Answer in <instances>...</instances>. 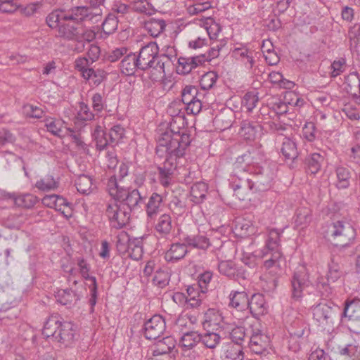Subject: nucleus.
<instances>
[{
	"label": "nucleus",
	"mask_w": 360,
	"mask_h": 360,
	"mask_svg": "<svg viewBox=\"0 0 360 360\" xmlns=\"http://www.w3.org/2000/svg\"><path fill=\"white\" fill-rule=\"evenodd\" d=\"M47 25L56 29L57 36L68 41H75L77 44L75 50L78 53L84 50L85 42H91L96 39V32L91 29L85 27L70 20H65L57 12L50 13L46 18Z\"/></svg>",
	"instance_id": "obj_1"
},
{
	"label": "nucleus",
	"mask_w": 360,
	"mask_h": 360,
	"mask_svg": "<svg viewBox=\"0 0 360 360\" xmlns=\"http://www.w3.org/2000/svg\"><path fill=\"white\" fill-rule=\"evenodd\" d=\"M158 146L165 147L168 154L167 158L162 164L164 169H168L174 173L177 168L178 158L183 157L188 146L191 143L190 135L184 129L175 131L172 129H167L162 132L158 139Z\"/></svg>",
	"instance_id": "obj_2"
},
{
	"label": "nucleus",
	"mask_w": 360,
	"mask_h": 360,
	"mask_svg": "<svg viewBox=\"0 0 360 360\" xmlns=\"http://www.w3.org/2000/svg\"><path fill=\"white\" fill-rule=\"evenodd\" d=\"M136 57L139 70L153 68L159 72L160 77L165 76V67L172 63V58L168 55H158V46L155 43H149L142 47Z\"/></svg>",
	"instance_id": "obj_3"
},
{
	"label": "nucleus",
	"mask_w": 360,
	"mask_h": 360,
	"mask_svg": "<svg viewBox=\"0 0 360 360\" xmlns=\"http://www.w3.org/2000/svg\"><path fill=\"white\" fill-rule=\"evenodd\" d=\"M272 179V174L267 168L258 167L252 173H243V180H238V183L236 179H233V188L235 192L240 188L265 190L270 186Z\"/></svg>",
	"instance_id": "obj_4"
},
{
	"label": "nucleus",
	"mask_w": 360,
	"mask_h": 360,
	"mask_svg": "<svg viewBox=\"0 0 360 360\" xmlns=\"http://www.w3.org/2000/svg\"><path fill=\"white\" fill-rule=\"evenodd\" d=\"M356 231L352 224L346 221H337L330 224L325 238L334 246L345 248L355 238Z\"/></svg>",
	"instance_id": "obj_5"
},
{
	"label": "nucleus",
	"mask_w": 360,
	"mask_h": 360,
	"mask_svg": "<svg viewBox=\"0 0 360 360\" xmlns=\"http://www.w3.org/2000/svg\"><path fill=\"white\" fill-rule=\"evenodd\" d=\"M264 155L259 149L252 148L238 156L234 163L233 178L243 180V173H252L259 167L263 161Z\"/></svg>",
	"instance_id": "obj_6"
},
{
	"label": "nucleus",
	"mask_w": 360,
	"mask_h": 360,
	"mask_svg": "<svg viewBox=\"0 0 360 360\" xmlns=\"http://www.w3.org/2000/svg\"><path fill=\"white\" fill-rule=\"evenodd\" d=\"M53 12H57L65 20H70L79 25H83L86 21L96 23L101 19L100 11H94L88 6H75L68 11H54Z\"/></svg>",
	"instance_id": "obj_7"
},
{
	"label": "nucleus",
	"mask_w": 360,
	"mask_h": 360,
	"mask_svg": "<svg viewBox=\"0 0 360 360\" xmlns=\"http://www.w3.org/2000/svg\"><path fill=\"white\" fill-rule=\"evenodd\" d=\"M105 214L110 226L116 229L123 228L130 219V212L121 204L118 205L115 201L107 205Z\"/></svg>",
	"instance_id": "obj_8"
},
{
	"label": "nucleus",
	"mask_w": 360,
	"mask_h": 360,
	"mask_svg": "<svg viewBox=\"0 0 360 360\" xmlns=\"http://www.w3.org/2000/svg\"><path fill=\"white\" fill-rule=\"evenodd\" d=\"M314 319L320 324L333 323L340 314V307L333 302H321L312 308Z\"/></svg>",
	"instance_id": "obj_9"
},
{
	"label": "nucleus",
	"mask_w": 360,
	"mask_h": 360,
	"mask_svg": "<svg viewBox=\"0 0 360 360\" xmlns=\"http://www.w3.org/2000/svg\"><path fill=\"white\" fill-rule=\"evenodd\" d=\"M308 271L304 266H300L291 279L292 294L291 297L295 301H300L303 296V290L309 285Z\"/></svg>",
	"instance_id": "obj_10"
},
{
	"label": "nucleus",
	"mask_w": 360,
	"mask_h": 360,
	"mask_svg": "<svg viewBox=\"0 0 360 360\" xmlns=\"http://www.w3.org/2000/svg\"><path fill=\"white\" fill-rule=\"evenodd\" d=\"M166 328L165 321L160 315H155L144 323V336L148 340H156Z\"/></svg>",
	"instance_id": "obj_11"
},
{
	"label": "nucleus",
	"mask_w": 360,
	"mask_h": 360,
	"mask_svg": "<svg viewBox=\"0 0 360 360\" xmlns=\"http://www.w3.org/2000/svg\"><path fill=\"white\" fill-rule=\"evenodd\" d=\"M117 200L124 207L125 205L127 206V211L129 212L140 209L143 203V198L138 189H124Z\"/></svg>",
	"instance_id": "obj_12"
},
{
	"label": "nucleus",
	"mask_w": 360,
	"mask_h": 360,
	"mask_svg": "<svg viewBox=\"0 0 360 360\" xmlns=\"http://www.w3.org/2000/svg\"><path fill=\"white\" fill-rule=\"evenodd\" d=\"M266 336L261 333L259 329L252 328L247 340V343L251 351L255 354H262L267 346Z\"/></svg>",
	"instance_id": "obj_13"
},
{
	"label": "nucleus",
	"mask_w": 360,
	"mask_h": 360,
	"mask_svg": "<svg viewBox=\"0 0 360 360\" xmlns=\"http://www.w3.org/2000/svg\"><path fill=\"white\" fill-rule=\"evenodd\" d=\"M163 202V197L157 193H153L149 197L146 205V212L148 223L153 222L158 214L161 212Z\"/></svg>",
	"instance_id": "obj_14"
},
{
	"label": "nucleus",
	"mask_w": 360,
	"mask_h": 360,
	"mask_svg": "<svg viewBox=\"0 0 360 360\" xmlns=\"http://www.w3.org/2000/svg\"><path fill=\"white\" fill-rule=\"evenodd\" d=\"M202 323L205 331H217L223 327V316L218 311L209 309L204 315V320Z\"/></svg>",
	"instance_id": "obj_15"
},
{
	"label": "nucleus",
	"mask_w": 360,
	"mask_h": 360,
	"mask_svg": "<svg viewBox=\"0 0 360 360\" xmlns=\"http://www.w3.org/2000/svg\"><path fill=\"white\" fill-rule=\"evenodd\" d=\"M247 309H249L252 316L257 319L266 314L267 307L264 296L260 293L252 295L251 298L248 299Z\"/></svg>",
	"instance_id": "obj_16"
},
{
	"label": "nucleus",
	"mask_w": 360,
	"mask_h": 360,
	"mask_svg": "<svg viewBox=\"0 0 360 360\" xmlns=\"http://www.w3.org/2000/svg\"><path fill=\"white\" fill-rule=\"evenodd\" d=\"M74 325L71 322H61L58 333L55 335V340L65 345L71 343L74 339Z\"/></svg>",
	"instance_id": "obj_17"
},
{
	"label": "nucleus",
	"mask_w": 360,
	"mask_h": 360,
	"mask_svg": "<svg viewBox=\"0 0 360 360\" xmlns=\"http://www.w3.org/2000/svg\"><path fill=\"white\" fill-rule=\"evenodd\" d=\"M120 69L121 72L125 75H133L137 70H139L136 54L127 52L120 63Z\"/></svg>",
	"instance_id": "obj_18"
},
{
	"label": "nucleus",
	"mask_w": 360,
	"mask_h": 360,
	"mask_svg": "<svg viewBox=\"0 0 360 360\" xmlns=\"http://www.w3.org/2000/svg\"><path fill=\"white\" fill-rule=\"evenodd\" d=\"M56 301L62 305L71 307L80 299L79 295L72 289H60L56 292Z\"/></svg>",
	"instance_id": "obj_19"
},
{
	"label": "nucleus",
	"mask_w": 360,
	"mask_h": 360,
	"mask_svg": "<svg viewBox=\"0 0 360 360\" xmlns=\"http://www.w3.org/2000/svg\"><path fill=\"white\" fill-rule=\"evenodd\" d=\"M340 316L341 319L344 321L347 319L349 321H356L360 320V303L359 302H346L345 304L344 310L340 311Z\"/></svg>",
	"instance_id": "obj_20"
},
{
	"label": "nucleus",
	"mask_w": 360,
	"mask_h": 360,
	"mask_svg": "<svg viewBox=\"0 0 360 360\" xmlns=\"http://www.w3.org/2000/svg\"><path fill=\"white\" fill-rule=\"evenodd\" d=\"M344 274L343 266L340 257H332L330 262L328 264V272L327 274V280L328 282L335 283Z\"/></svg>",
	"instance_id": "obj_21"
},
{
	"label": "nucleus",
	"mask_w": 360,
	"mask_h": 360,
	"mask_svg": "<svg viewBox=\"0 0 360 360\" xmlns=\"http://www.w3.org/2000/svg\"><path fill=\"white\" fill-rule=\"evenodd\" d=\"M261 128V124L256 122L246 120L241 122L239 133L245 140H254Z\"/></svg>",
	"instance_id": "obj_22"
},
{
	"label": "nucleus",
	"mask_w": 360,
	"mask_h": 360,
	"mask_svg": "<svg viewBox=\"0 0 360 360\" xmlns=\"http://www.w3.org/2000/svg\"><path fill=\"white\" fill-rule=\"evenodd\" d=\"M188 252L186 245L184 243H174L165 255L167 262H174L183 259Z\"/></svg>",
	"instance_id": "obj_23"
},
{
	"label": "nucleus",
	"mask_w": 360,
	"mask_h": 360,
	"mask_svg": "<svg viewBox=\"0 0 360 360\" xmlns=\"http://www.w3.org/2000/svg\"><path fill=\"white\" fill-rule=\"evenodd\" d=\"M218 269L220 274L230 278H235L236 276L245 278V271H241L232 261H221L218 264Z\"/></svg>",
	"instance_id": "obj_24"
},
{
	"label": "nucleus",
	"mask_w": 360,
	"mask_h": 360,
	"mask_svg": "<svg viewBox=\"0 0 360 360\" xmlns=\"http://www.w3.org/2000/svg\"><path fill=\"white\" fill-rule=\"evenodd\" d=\"M143 27L153 37H158L166 27V22L163 19L150 18L143 22Z\"/></svg>",
	"instance_id": "obj_25"
},
{
	"label": "nucleus",
	"mask_w": 360,
	"mask_h": 360,
	"mask_svg": "<svg viewBox=\"0 0 360 360\" xmlns=\"http://www.w3.org/2000/svg\"><path fill=\"white\" fill-rule=\"evenodd\" d=\"M248 299V295L245 291H231L229 294V306L243 311L247 309Z\"/></svg>",
	"instance_id": "obj_26"
},
{
	"label": "nucleus",
	"mask_w": 360,
	"mask_h": 360,
	"mask_svg": "<svg viewBox=\"0 0 360 360\" xmlns=\"http://www.w3.org/2000/svg\"><path fill=\"white\" fill-rule=\"evenodd\" d=\"M60 319L58 314H52L47 319L42 330V334L46 338L52 337L55 339V335L58 333L60 323H61Z\"/></svg>",
	"instance_id": "obj_27"
},
{
	"label": "nucleus",
	"mask_w": 360,
	"mask_h": 360,
	"mask_svg": "<svg viewBox=\"0 0 360 360\" xmlns=\"http://www.w3.org/2000/svg\"><path fill=\"white\" fill-rule=\"evenodd\" d=\"M201 334L197 331L185 333L181 338L180 343L184 352H186L201 342Z\"/></svg>",
	"instance_id": "obj_28"
},
{
	"label": "nucleus",
	"mask_w": 360,
	"mask_h": 360,
	"mask_svg": "<svg viewBox=\"0 0 360 360\" xmlns=\"http://www.w3.org/2000/svg\"><path fill=\"white\" fill-rule=\"evenodd\" d=\"M184 243L190 247L206 250L210 245V240L203 235H188L184 238Z\"/></svg>",
	"instance_id": "obj_29"
},
{
	"label": "nucleus",
	"mask_w": 360,
	"mask_h": 360,
	"mask_svg": "<svg viewBox=\"0 0 360 360\" xmlns=\"http://www.w3.org/2000/svg\"><path fill=\"white\" fill-rule=\"evenodd\" d=\"M208 186L207 184L199 181L194 184L191 188V200L195 204L203 202L207 193Z\"/></svg>",
	"instance_id": "obj_30"
},
{
	"label": "nucleus",
	"mask_w": 360,
	"mask_h": 360,
	"mask_svg": "<svg viewBox=\"0 0 360 360\" xmlns=\"http://www.w3.org/2000/svg\"><path fill=\"white\" fill-rule=\"evenodd\" d=\"M336 183L338 189H346L350 185L351 172L349 169L343 166H338L335 168Z\"/></svg>",
	"instance_id": "obj_31"
},
{
	"label": "nucleus",
	"mask_w": 360,
	"mask_h": 360,
	"mask_svg": "<svg viewBox=\"0 0 360 360\" xmlns=\"http://www.w3.org/2000/svg\"><path fill=\"white\" fill-rule=\"evenodd\" d=\"M172 229V217L168 214H163L158 219L155 224V230L161 236L169 235Z\"/></svg>",
	"instance_id": "obj_32"
},
{
	"label": "nucleus",
	"mask_w": 360,
	"mask_h": 360,
	"mask_svg": "<svg viewBox=\"0 0 360 360\" xmlns=\"http://www.w3.org/2000/svg\"><path fill=\"white\" fill-rule=\"evenodd\" d=\"M323 157L319 153H314L305 158L306 170L307 173L316 174L321 168Z\"/></svg>",
	"instance_id": "obj_33"
},
{
	"label": "nucleus",
	"mask_w": 360,
	"mask_h": 360,
	"mask_svg": "<svg viewBox=\"0 0 360 360\" xmlns=\"http://www.w3.org/2000/svg\"><path fill=\"white\" fill-rule=\"evenodd\" d=\"M281 150L285 159L290 160L292 162H294L298 156L296 143L292 139L288 137L283 138Z\"/></svg>",
	"instance_id": "obj_34"
},
{
	"label": "nucleus",
	"mask_w": 360,
	"mask_h": 360,
	"mask_svg": "<svg viewBox=\"0 0 360 360\" xmlns=\"http://www.w3.org/2000/svg\"><path fill=\"white\" fill-rule=\"evenodd\" d=\"M233 53L234 56L237 59L240 60L248 68L251 69L253 67L255 64L253 51H251L245 47H240L236 48L233 50Z\"/></svg>",
	"instance_id": "obj_35"
},
{
	"label": "nucleus",
	"mask_w": 360,
	"mask_h": 360,
	"mask_svg": "<svg viewBox=\"0 0 360 360\" xmlns=\"http://www.w3.org/2000/svg\"><path fill=\"white\" fill-rule=\"evenodd\" d=\"M201 342L208 349H215L221 342V338L217 331L210 330L201 334Z\"/></svg>",
	"instance_id": "obj_36"
},
{
	"label": "nucleus",
	"mask_w": 360,
	"mask_h": 360,
	"mask_svg": "<svg viewBox=\"0 0 360 360\" xmlns=\"http://www.w3.org/2000/svg\"><path fill=\"white\" fill-rule=\"evenodd\" d=\"M175 347V341L171 336H167L158 340L155 343L153 351L155 354H164L169 353Z\"/></svg>",
	"instance_id": "obj_37"
},
{
	"label": "nucleus",
	"mask_w": 360,
	"mask_h": 360,
	"mask_svg": "<svg viewBox=\"0 0 360 360\" xmlns=\"http://www.w3.org/2000/svg\"><path fill=\"white\" fill-rule=\"evenodd\" d=\"M59 182L52 175H46L37 181L35 187L41 191H50L58 187Z\"/></svg>",
	"instance_id": "obj_38"
},
{
	"label": "nucleus",
	"mask_w": 360,
	"mask_h": 360,
	"mask_svg": "<svg viewBox=\"0 0 360 360\" xmlns=\"http://www.w3.org/2000/svg\"><path fill=\"white\" fill-rule=\"evenodd\" d=\"M280 237L281 233L275 229L269 230L268 238L266 240L265 247L263 250H274V252L280 251Z\"/></svg>",
	"instance_id": "obj_39"
},
{
	"label": "nucleus",
	"mask_w": 360,
	"mask_h": 360,
	"mask_svg": "<svg viewBox=\"0 0 360 360\" xmlns=\"http://www.w3.org/2000/svg\"><path fill=\"white\" fill-rule=\"evenodd\" d=\"M311 221V210L307 207H301L297 210L295 225L297 228L307 227Z\"/></svg>",
	"instance_id": "obj_40"
},
{
	"label": "nucleus",
	"mask_w": 360,
	"mask_h": 360,
	"mask_svg": "<svg viewBox=\"0 0 360 360\" xmlns=\"http://www.w3.org/2000/svg\"><path fill=\"white\" fill-rule=\"evenodd\" d=\"M142 241L139 239L129 240L127 252L128 255L134 260H139L143 256Z\"/></svg>",
	"instance_id": "obj_41"
},
{
	"label": "nucleus",
	"mask_w": 360,
	"mask_h": 360,
	"mask_svg": "<svg viewBox=\"0 0 360 360\" xmlns=\"http://www.w3.org/2000/svg\"><path fill=\"white\" fill-rule=\"evenodd\" d=\"M281 257L282 254L281 252H274L273 254V259H264V267L266 271H269V274L274 276L278 273L281 270L280 259H281Z\"/></svg>",
	"instance_id": "obj_42"
},
{
	"label": "nucleus",
	"mask_w": 360,
	"mask_h": 360,
	"mask_svg": "<svg viewBox=\"0 0 360 360\" xmlns=\"http://www.w3.org/2000/svg\"><path fill=\"white\" fill-rule=\"evenodd\" d=\"M75 185L78 192L82 194L88 195L92 191V179L87 175L82 174L78 176Z\"/></svg>",
	"instance_id": "obj_43"
},
{
	"label": "nucleus",
	"mask_w": 360,
	"mask_h": 360,
	"mask_svg": "<svg viewBox=\"0 0 360 360\" xmlns=\"http://www.w3.org/2000/svg\"><path fill=\"white\" fill-rule=\"evenodd\" d=\"M249 333L243 327H236L230 333V338L236 343V346L241 347L243 342H247Z\"/></svg>",
	"instance_id": "obj_44"
},
{
	"label": "nucleus",
	"mask_w": 360,
	"mask_h": 360,
	"mask_svg": "<svg viewBox=\"0 0 360 360\" xmlns=\"http://www.w3.org/2000/svg\"><path fill=\"white\" fill-rule=\"evenodd\" d=\"M244 352L242 347L229 346L224 352L222 360H243Z\"/></svg>",
	"instance_id": "obj_45"
},
{
	"label": "nucleus",
	"mask_w": 360,
	"mask_h": 360,
	"mask_svg": "<svg viewBox=\"0 0 360 360\" xmlns=\"http://www.w3.org/2000/svg\"><path fill=\"white\" fill-rule=\"evenodd\" d=\"M306 328L307 326L304 321L300 319H296L290 323L288 331L291 337L302 338Z\"/></svg>",
	"instance_id": "obj_46"
},
{
	"label": "nucleus",
	"mask_w": 360,
	"mask_h": 360,
	"mask_svg": "<svg viewBox=\"0 0 360 360\" xmlns=\"http://www.w3.org/2000/svg\"><path fill=\"white\" fill-rule=\"evenodd\" d=\"M125 130L120 124L114 125L108 132H105L111 144H117L124 137Z\"/></svg>",
	"instance_id": "obj_47"
},
{
	"label": "nucleus",
	"mask_w": 360,
	"mask_h": 360,
	"mask_svg": "<svg viewBox=\"0 0 360 360\" xmlns=\"http://www.w3.org/2000/svg\"><path fill=\"white\" fill-rule=\"evenodd\" d=\"M118 26V20L114 14H108L102 23V30L106 34H112Z\"/></svg>",
	"instance_id": "obj_48"
},
{
	"label": "nucleus",
	"mask_w": 360,
	"mask_h": 360,
	"mask_svg": "<svg viewBox=\"0 0 360 360\" xmlns=\"http://www.w3.org/2000/svg\"><path fill=\"white\" fill-rule=\"evenodd\" d=\"M234 229L237 234L241 236L250 235L254 231V227L250 221L244 219L237 220Z\"/></svg>",
	"instance_id": "obj_49"
},
{
	"label": "nucleus",
	"mask_w": 360,
	"mask_h": 360,
	"mask_svg": "<svg viewBox=\"0 0 360 360\" xmlns=\"http://www.w3.org/2000/svg\"><path fill=\"white\" fill-rule=\"evenodd\" d=\"M218 79V75L216 72L210 71L204 74L200 81V85L204 90H207L213 87Z\"/></svg>",
	"instance_id": "obj_50"
},
{
	"label": "nucleus",
	"mask_w": 360,
	"mask_h": 360,
	"mask_svg": "<svg viewBox=\"0 0 360 360\" xmlns=\"http://www.w3.org/2000/svg\"><path fill=\"white\" fill-rule=\"evenodd\" d=\"M193 69L195 68L191 61L190 57L181 56L178 58V65L176 67L178 74L187 75Z\"/></svg>",
	"instance_id": "obj_51"
},
{
	"label": "nucleus",
	"mask_w": 360,
	"mask_h": 360,
	"mask_svg": "<svg viewBox=\"0 0 360 360\" xmlns=\"http://www.w3.org/2000/svg\"><path fill=\"white\" fill-rule=\"evenodd\" d=\"M170 274L167 271L159 269L156 271L153 278V283L159 288H164L169 284Z\"/></svg>",
	"instance_id": "obj_52"
},
{
	"label": "nucleus",
	"mask_w": 360,
	"mask_h": 360,
	"mask_svg": "<svg viewBox=\"0 0 360 360\" xmlns=\"http://www.w3.org/2000/svg\"><path fill=\"white\" fill-rule=\"evenodd\" d=\"M346 59L343 57L335 60L330 65V77L335 78L343 73L346 70Z\"/></svg>",
	"instance_id": "obj_53"
},
{
	"label": "nucleus",
	"mask_w": 360,
	"mask_h": 360,
	"mask_svg": "<svg viewBox=\"0 0 360 360\" xmlns=\"http://www.w3.org/2000/svg\"><path fill=\"white\" fill-rule=\"evenodd\" d=\"M198 88L195 86L188 85L186 86L181 92V100L182 102L186 104L187 103H191L192 101H194L198 98Z\"/></svg>",
	"instance_id": "obj_54"
},
{
	"label": "nucleus",
	"mask_w": 360,
	"mask_h": 360,
	"mask_svg": "<svg viewBox=\"0 0 360 360\" xmlns=\"http://www.w3.org/2000/svg\"><path fill=\"white\" fill-rule=\"evenodd\" d=\"M37 198L32 194H25L17 197L15 199V203L19 207L25 208H31L37 202Z\"/></svg>",
	"instance_id": "obj_55"
},
{
	"label": "nucleus",
	"mask_w": 360,
	"mask_h": 360,
	"mask_svg": "<svg viewBox=\"0 0 360 360\" xmlns=\"http://www.w3.org/2000/svg\"><path fill=\"white\" fill-rule=\"evenodd\" d=\"M259 101V98L254 92H247L242 100V105L248 112H251Z\"/></svg>",
	"instance_id": "obj_56"
},
{
	"label": "nucleus",
	"mask_w": 360,
	"mask_h": 360,
	"mask_svg": "<svg viewBox=\"0 0 360 360\" xmlns=\"http://www.w3.org/2000/svg\"><path fill=\"white\" fill-rule=\"evenodd\" d=\"M107 187L110 195L115 199L117 200L121 194L122 191H124V188L119 186L116 175L112 176L108 182Z\"/></svg>",
	"instance_id": "obj_57"
},
{
	"label": "nucleus",
	"mask_w": 360,
	"mask_h": 360,
	"mask_svg": "<svg viewBox=\"0 0 360 360\" xmlns=\"http://www.w3.org/2000/svg\"><path fill=\"white\" fill-rule=\"evenodd\" d=\"M273 112H274L268 105L261 107L257 115L256 122L259 124L262 122H269L271 119L276 117L275 115H273Z\"/></svg>",
	"instance_id": "obj_58"
},
{
	"label": "nucleus",
	"mask_w": 360,
	"mask_h": 360,
	"mask_svg": "<svg viewBox=\"0 0 360 360\" xmlns=\"http://www.w3.org/2000/svg\"><path fill=\"white\" fill-rule=\"evenodd\" d=\"M206 25H209L206 27V30L210 39H216L218 34L221 31L220 25L210 17L206 18Z\"/></svg>",
	"instance_id": "obj_59"
},
{
	"label": "nucleus",
	"mask_w": 360,
	"mask_h": 360,
	"mask_svg": "<svg viewBox=\"0 0 360 360\" xmlns=\"http://www.w3.org/2000/svg\"><path fill=\"white\" fill-rule=\"evenodd\" d=\"M226 42L224 39L212 43L211 44V48L206 54L207 61H210L211 60L217 58L219 55V51L226 45Z\"/></svg>",
	"instance_id": "obj_60"
},
{
	"label": "nucleus",
	"mask_w": 360,
	"mask_h": 360,
	"mask_svg": "<svg viewBox=\"0 0 360 360\" xmlns=\"http://www.w3.org/2000/svg\"><path fill=\"white\" fill-rule=\"evenodd\" d=\"M159 181L162 186L167 187L170 185L174 173L168 169H164L162 166L158 167Z\"/></svg>",
	"instance_id": "obj_61"
},
{
	"label": "nucleus",
	"mask_w": 360,
	"mask_h": 360,
	"mask_svg": "<svg viewBox=\"0 0 360 360\" xmlns=\"http://www.w3.org/2000/svg\"><path fill=\"white\" fill-rule=\"evenodd\" d=\"M76 117L79 120L89 121L94 119V114L90 110L86 104L82 102L79 103V110Z\"/></svg>",
	"instance_id": "obj_62"
},
{
	"label": "nucleus",
	"mask_w": 360,
	"mask_h": 360,
	"mask_svg": "<svg viewBox=\"0 0 360 360\" xmlns=\"http://www.w3.org/2000/svg\"><path fill=\"white\" fill-rule=\"evenodd\" d=\"M303 136L309 141L311 142L316 137V129L315 124L312 122H307L302 128Z\"/></svg>",
	"instance_id": "obj_63"
},
{
	"label": "nucleus",
	"mask_w": 360,
	"mask_h": 360,
	"mask_svg": "<svg viewBox=\"0 0 360 360\" xmlns=\"http://www.w3.org/2000/svg\"><path fill=\"white\" fill-rule=\"evenodd\" d=\"M338 352L341 356L353 358L359 352V347L356 345L348 344L343 347H339Z\"/></svg>",
	"instance_id": "obj_64"
}]
</instances>
